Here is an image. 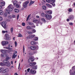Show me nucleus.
Here are the masks:
<instances>
[{
    "label": "nucleus",
    "mask_w": 75,
    "mask_h": 75,
    "mask_svg": "<svg viewBox=\"0 0 75 75\" xmlns=\"http://www.w3.org/2000/svg\"><path fill=\"white\" fill-rule=\"evenodd\" d=\"M34 3V1H32V0H31L30 1V2L29 5V6H31V4H33V3Z\"/></svg>",
    "instance_id": "bb28decb"
},
{
    "label": "nucleus",
    "mask_w": 75,
    "mask_h": 75,
    "mask_svg": "<svg viewBox=\"0 0 75 75\" xmlns=\"http://www.w3.org/2000/svg\"><path fill=\"white\" fill-rule=\"evenodd\" d=\"M31 15H29L27 18V19H26V21H28V19H29L30 17V16Z\"/></svg>",
    "instance_id": "7c9ffc66"
},
{
    "label": "nucleus",
    "mask_w": 75,
    "mask_h": 75,
    "mask_svg": "<svg viewBox=\"0 0 75 75\" xmlns=\"http://www.w3.org/2000/svg\"><path fill=\"white\" fill-rule=\"evenodd\" d=\"M18 75V74H17V73H16L15 74V75Z\"/></svg>",
    "instance_id": "774afa93"
},
{
    "label": "nucleus",
    "mask_w": 75,
    "mask_h": 75,
    "mask_svg": "<svg viewBox=\"0 0 75 75\" xmlns=\"http://www.w3.org/2000/svg\"><path fill=\"white\" fill-rule=\"evenodd\" d=\"M13 5L11 4H10L8 6L7 8L5 9V11L7 14H10V11H13Z\"/></svg>",
    "instance_id": "f257e3e1"
},
{
    "label": "nucleus",
    "mask_w": 75,
    "mask_h": 75,
    "mask_svg": "<svg viewBox=\"0 0 75 75\" xmlns=\"http://www.w3.org/2000/svg\"><path fill=\"white\" fill-rule=\"evenodd\" d=\"M23 52L24 53V50H25V49H24V46H23Z\"/></svg>",
    "instance_id": "13d9d810"
},
{
    "label": "nucleus",
    "mask_w": 75,
    "mask_h": 75,
    "mask_svg": "<svg viewBox=\"0 0 75 75\" xmlns=\"http://www.w3.org/2000/svg\"><path fill=\"white\" fill-rule=\"evenodd\" d=\"M45 17L46 18L47 20H49L52 18V16L49 14H46L45 15Z\"/></svg>",
    "instance_id": "20e7f679"
},
{
    "label": "nucleus",
    "mask_w": 75,
    "mask_h": 75,
    "mask_svg": "<svg viewBox=\"0 0 75 75\" xmlns=\"http://www.w3.org/2000/svg\"><path fill=\"white\" fill-rule=\"evenodd\" d=\"M14 30V28L13 27L11 28L10 31L12 34L13 35V30Z\"/></svg>",
    "instance_id": "6ab92c4d"
},
{
    "label": "nucleus",
    "mask_w": 75,
    "mask_h": 75,
    "mask_svg": "<svg viewBox=\"0 0 75 75\" xmlns=\"http://www.w3.org/2000/svg\"><path fill=\"white\" fill-rule=\"evenodd\" d=\"M46 1L47 3H51V1L50 0H46Z\"/></svg>",
    "instance_id": "c03bdc74"
},
{
    "label": "nucleus",
    "mask_w": 75,
    "mask_h": 75,
    "mask_svg": "<svg viewBox=\"0 0 75 75\" xmlns=\"http://www.w3.org/2000/svg\"><path fill=\"white\" fill-rule=\"evenodd\" d=\"M8 33V31H4V30H2V33H3V34H4V33Z\"/></svg>",
    "instance_id": "c756f323"
},
{
    "label": "nucleus",
    "mask_w": 75,
    "mask_h": 75,
    "mask_svg": "<svg viewBox=\"0 0 75 75\" xmlns=\"http://www.w3.org/2000/svg\"><path fill=\"white\" fill-rule=\"evenodd\" d=\"M67 21H69V18H67Z\"/></svg>",
    "instance_id": "e2e57ef3"
},
{
    "label": "nucleus",
    "mask_w": 75,
    "mask_h": 75,
    "mask_svg": "<svg viewBox=\"0 0 75 75\" xmlns=\"http://www.w3.org/2000/svg\"><path fill=\"white\" fill-rule=\"evenodd\" d=\"M38 39V37H36L34 38V41H37Z\"/></svg>",
    "instance_id": "473e14b6"
},
{
    "label": "nucleus",
    "mask_w": 75,
    "mask_h": 75,
    "mask_svg": "<svg viewBox=\"0 0 75 75\" xmlns=\"http://www.w3.org/2000/svg\"><path fill=\"white\" fill-rule=\"evenodd\" d=\"M7 15V13H4V17H6Z\"/></svg>",
    "instance_id": "79ce46f5"
},
{
    "label": "nucleus",
    "mask_w": 75,
    "mask_h": 75,
    "mask_svg": "<svg viewBox=\"0 0 75 75\" xmlns=\"http://www.w3.org/2000/svg\"><path fill=\"white\" fill-rule=\"evenodd\" d=\"M3 62L4 64H6L5 65H6V66H7L8 67H10V63L9 62V61L5 60L3 61Z\"/></svg>",
    "instance_id": "f03ea898"
},
{
    "label": "nucleus",
    "mask_w": 75,
    "mask_h": 75,
    "mask_svg": "<svg viewBox=\"0 0 75 75\" xmlns=\"http://www.w3.org/2000/svg\"><path fill=\"white\" fill-rule=\"evenodd\" d=\"M7 55L6 54H2L1 55V57H6V56H7Z\"/></svg>",
    "instance_id": "b1692460"
},
{
    "label": "nucleus",
    "mask_w": 75,
    "mask_h": 75,
    "mask_svg": "<svg viewBox=\"0 0 75 75\" xmlns=\"http://www.w3.org/2000/svg\"><path fill=\"white\" fill-rule=\"evenodd\" d=\"M16 7L17 8H19V7H20V6L18 4H17L16 5Z\"/></svg>",
    "instance_id": "ea45409f"
},
{
    "label": "nucleus",
    "mask_w": 75,
    "mask_h": 75,
    "mask_svg": "<svg viewBox=\"0 0 75 75\" xmlns=\"http://www.w3.org/2000/svg\"><path fill=\"white\" fill-rule=\"evenodd\" d=\"M36 64H37V63H36V62H35L31 63L29 64V65L30 66H34V65H36Z\"/></svg>",
    "instance_id": "4468645a"
},
{
    "label": "nucleus",
    "mask_w": 75,
    "mask_h": 75,
    "mask_svg": "<svg viewBox=\"0 0 75 75\" xmlns=\"http://www.w3.org/2000/svg\"><path fill=\"white\" fill-rule=\"evenodd\" d=\"M8 48H10V44H9L8 46Z\"/></svg>",
    "instance_id": "0e129e2a"
},
{
    "label": "nucleus",
    "mask_w": 75,
    "mask_h": 75,
    "mask_svg": "<svg viewBox=\"0 0 75 75\" xmlns=\"http://www.w3.org/2000/svg\"><path fill=\"white\" fill-rule=\"evenodd\" d=\"M9 43L8 41H3L1 42L2 45L3 46H4V45H7L8 44V43Z\"/></svg>",
    "instance_id": "0eeeda50"
},
{
    "label": "nucleus",
    "mask_w": 75,
    "mask_h": 75,
    "mask_svg": "<svg viewBox=\"0 0 75 75\" xmlns=\"http://www.w3.org/2000/svg\"><path fill=\"white\" fill-rule=\"evenodd\" d=\"M72 75H75V71H74L72 74Z\"/></svg>",
    "instance_id": "052dcab7"
},
{
    "label": "nucleus",
    "mask_w": 75,
    "mask_h": 75,
    "mask_svg": "<svg viewBox=\"0 0 75 75\" xmlns=\"http://www.w3.org/2000/svg\"><path fill=\"white\" fill-rule=\"evenodd\" d=\"M30 72L31 74H34L36 73V71L33 69H31L30 71Z\"/></svg>",
    "instance_id": "6e6552de"
},
{
    "label": "nucleus",
    "mask_w": 75,
    "mask_h": 75,
    "mask_svg": "<svg viewBox=\"0 0 75 75\" xmlns=\"http://www.w3.org/2000/svg\"><path fill=\"white\" fill-rule=\"evenodd\" d=\"M69 12H71V11H72V9H71V8H70L69 9Z\"/></svg>",
    "instance_id": "603ef678"
},
{
    "label": "nucleus",
    "mask_w": 75,
    "mask_h": 75,
    "mask_svg": "<svg viewBox=\"0 0 75 75\" xmlns=\"http://www.w3.org/2000/svg\"><path fill=\"white\" fill-rule=\"evenodd\" d=\"M0 65H1V66H4L5 65V64L1 62L0 63Z\"/></svg>",
    "instance_id": "72a5a7b5"
},
{
    "label": "nucleus",
    "mask_w": 75,
    "mask_h": 75,
    "mask_svg": "<svg viewBox=\"0 0 75 75\" xmlns=\"http://www.w3.org/2000/svg\"><path fill=\"white\" fill-rule=\"evenodd\" d=\"M69 24L70 25H73V23H69Z\"/></svg>",
    "instance_id": "3c124183"
},
{
    "label": "nucleus",
    "mask_w": 75,
    "mask_h": 75,
    "mask_svg": "<svg viewBox=\"0 0 75 75\" xmlns=\"http://www.w3.org/2000/svg\"><path fill=\"white\" fill-rule=\"evenodd\" d=\"M0 51L2 52V53H3V54H6V50H0Z\"/></svg>",
    "instance_id": "a211bd4d"
},
{
    "label": "nucleus",
    "mask_w": 75,
    "mask_h": 75,
    "mask_svg": "<svg viewBox=\"0 0 75 75\" xmlns=\"http://www.w3.org/2000/svg\"><path fill=\"white\" fill-rule=\"evenodd\" d=\"M3 20V18L1 17L0 16V21H2Z\"/></svg>",
    "instance_id": "864d4df0"
},
{
    "label": "nucleus",
    "mask_w": 75,
    "mask_h": 75,
    "mask_svg": "<svg viewBox=\"0 0 75 75\" xmlns=\"http://www.w3.org/2000/svg\"><path fill=\"white\" fill-rule=\"evenodd\" d=\"M4 69L3 67L0 68V72H2L3 71H4Z\"/></svg>",
    "instance_id": "5701e85b"
},
{
    "label": "nucleus",
    "mask_w": 75,
    "mask_h": 75,
    "mask_svg": "<svg viewBox=\"0 0 75 75\" xmlns=\"http://www.w3.org/2000/svg\"><path fill=\"white\" fill-rule=\"evenodd\" d=\"M18 37H23V36H22V35H21V34H18Z\"/></svg>",
    "instance_id": "c9c22d12"
},
{
    "label": "nucleus",
    "mask_w": 75,
    "mask_h": 75,
    "mask_svg": "<svg viewBox=\"0 0 75 75\" xmlns=\"http://www.w3.org/2000/svg\"><path fill=\"white\" fill-rule=\"evenodd\" d=\"M41 20L42 21H43V22H44L45 23L46 22V20H45V19L44 18H42Z\"/></svg>",
    "instance_id": "c85d7f7f"
},
{
    "label": "nucleus",
    "mask_w": 75,
    "mask_h": 75,
    "mask_svg": "<svg viewBox=\"0 0 75 75\" xmlns=\"http://www.w3.org/2000/svg\"><path fill=\"white\" fill-rule=\"evenodd\" d=\"M29 3V1H27L23 4V6L25 8L27 7V4Z\"/></svg>",
    "instance_id": "423d86ee"
},
{
    "label": "nucleus",
    "mask_w": 75,
    "mask_h": 75,
    "mask_svg": "<svg viewBox=\"0 0 75 75\" xmlns=\"http://www.w3.org/2000/svg\"><path fill=\"white\" fill-rule=\"evenodd\" d=\"M41 15H42V17H44V16H45V14H44V13H42L41 14Z\"/></svg>",
    "instance_id": "49530a36"
},
{
    "label": "nucleus",
    "mask_w": 75,
    "mask_h": 75,
    "mask_svg": "<svg viewBox=\"0 0 75 75\" xmlns=\"http://www.w3.org/2000/svg\"><path fill=\"white\" fill-rule=\"evenodd\" d=\"M33 23H35L36 24H38L40 23V21L38 20L37 19L33 20Z\"/></svg>",
    "instance_id": "f8f14e48"
},
{
    "label": "nucleus",
    "mask_w": 75,
    "mask_h": 75,
    "mask_svg": "<svg viewBox=\"0 0 75 75\" xmlns=\"http://www.w3.org/2000/svg\"><path fill=\"white\" fill-rule=\"evenodd\" d=\"M45 13H47V14H52V11H46Z\"/></svg>",
    "instance_id": "aec40b11"
},
{
    "label": "nucleus",
    "mask_w": 75,
    "mask_h": 75,
    "mask_svg": "<svg viewBox=\"0 0 75 75\" xmlns=\"http://www.w3.org/2000/svg\"><path fill=\"white\" fill-rule=\"evenodd\" d=\"M1 4L2 6H5L6 3L4 1H2L1 3Z\"/></svg>",
    "instance_id": "2eb2a0df"
},
{
    "label": "nucleus",
    "mask_w": 75,
    "mask_h": 75,
    "mask_svg": "<svg viewBox=\"0 0 75 75\" xmlns=\"http://www.w3.org/2000/svg\"><path fill=\"white\" fill-rule=\"evenodd\" d=\"M14 11L15 13H18V12H19V10L17 9H15Z\"/></svg>",
    "instance_id": "a878e982"
},
{
    "label": "nucleus",
    "mask_w": 75,
    "mask_h": 75,
    "mask_svg": "<svg viewBox=\"0 0 75 75\" xmlns=\"http://www.w3.org/2000/svg\"><path fill=\"white\" fill-rule=\"evenodd\" d=\"M33 69H37V66H35L33 67Z\"/></svg>",
    "instance_id": "f704fd0d"
},
{
    "label": "nucleus",
    "mask_w": 75,
    "mask_h": 75,
    "mask_svg": "<svg viewBox=\"0 0 75 75\" xmlns=\"http://www.w3.org/2000/svg\"><path fill=\"white\" fill-rule=\"evenodd\" d=\"M17 42H16V41H15V46L16 47H17Z\"/></svg>",
    "instance_id": "a19ab883"
},
{
    "label": "nucleus",
    "mask_w": 75,
    "mask_h": 75,
    "mask_svg": "<svg viewBox=\"0 0 75 75\" xmlns=\"http://www.w3.org/2000/svg\"><path fill=\"white\" fill-rule=\"evenodd\" d=\"M9 71V69L8 68H7V69H5L3 71V74H5V73H7V72H8Z\"/></svg>",
    "instance_id": "9b49d317"
},
{
    "label": "nucleus",
    "mask_w": 75,
    "mask_h": 75,
    "mask_svg": "<svg viewBox=\"0 0 75 75\" xmlns=\"http://www.w3.org/2000/svg\"><path fill=\"white\" fill-rule=\"evenodd\" d=\"M22 25L23 26H25V23H22Z\"/></svg>",
    "instance_id": "8fccbe9b"
},
{
    "label": "nucleus",
    "mask_w": 75,
    "mask_h": 75,
    "mask_svg": "<svg viewBox=\"0 0 75 75\" xmlns=\"http://www.w3.org/2000/svg\"><path fill=\"white\" fill-rule=\"evenodd\" d=\"M0 15H2V14H3V11L1 10H0Z\"/></svg>",
    "instance_id": "2f4dec72"
},
{
    "label": "nucleus",
    "mask_w": 75,
    "mask_h": 75,
    "mask_svg": "<svg viewBox=\"0 0 75 75\" xmlns=\"http://www.w3.org/2000/svg\"><path fill=\"white\" fill-rule=\"evenodd\" d=\"M46 5L49 8H51L52 7V6L51 5L49 4H47Z\"/></svg>",
    "instance_id": "4be33fe9"
},
{
    "label": "nucleus",
    "mask_w": 75,
    "mask_h": 75,
    "mask_svg": "<svg viewBox=\"0 0 75 75\" xmlns=\"http://www.w3.org/2000/svg\"><path fill=\"white\" fill-rule=\"evenodd\" d=\"M33 23H31V22L29 23V25H33Z\"/></svg>",
    "instance_id": "de8ad7c7"
},
{
    "label": "nucleus",
    "mask_w": 75,
    "mask_h": 75,
    "mask_svg": "<svg viewBox=\"0 0 75 75\" xmlns=\"http://www.w3.org/2000/svg\"><path fill=\"white\" fill-rule=\"evenodd\" d=\"M50 1H51V2H52V3H54V2H55V0H50Z\"/></svg>",
    "instance_id": "58836bf2"
},
{
    "label": "nucleus",
    "mask_w": 75,
    "mask_h": 75,
    "mask_svg": "<svg viewBox=\"0 0 75 75\" xmlns=\"http://www.w3.org/2000/svg\"><path fill=\"white\" fill-rule=\"evenodd\" d=\"M6 40H9V37L8 36V35L7 34L6 35Z\"/></svg>",
    "instance_id": "412c9836"
},
{
    "label": "nucleus",
    "mask_w": 75,
    "mask_h": 75,
    "mask_svg": "<svg viewBox=\"0 0 75 75\" xmlns=\"http://www.w3.org/2000/svg\"><path fill=\"white\" fill-rule=\"evenodd\" d=\"M30 68H28L27 69V71L28 72H29V71H30Z\"/></svg>",
    "instance_id": "6e6d98bb"
},
{
    "label": "nucleus",
    "mask_w": 75,
    "mask_h": 75,
    "mask_svg": "<svg viewBox=\"0 0 75 75\" xmlns=\"http://www.w3.org/2000/svg\"><path fill=\"white\" fill-rule=\"evenodd\" d=\"M1 24L2 26V27H4V28H6V24H7V23L6 22L4 21V22H1Z\"/></svg>",
    "instance_id": "39448f33"
},
{
    "label": "nucleus",
    "mask_w": 75,
    "mask_h": 75,
    "mask_svg": "<svg viewBox=\"0 0 75 75\" xmlns=\"http://www.w3.org/2000/svg\"><path fill=\"white\" fill-rule=\"evenodd\" d=\"M32 31L33 33H35V32H36V31H35V29H33L32 30Z\"/></svg>",
    "instance_id": "37998d69"
},
{
    "label": "nucleus",
    "mask_w": 75,
    "mask_h": 75,
    "mask_svg": "<svg viewBox=\"0 0 75 75\" xmlns=\"http://www.w3.org/2000/svg\"><path fill=\"white\" fill-rule=\"evenodd\" d=\"M32 45H35V44H38V42H35L32 41L30 43Z\"/></svg>",
    "instance_id": "dca6fc26"
},
{
    "label": "nucleus",
    "mask_w": 75,
    "mask_h": 75,
    "mask_svg": "<svg viewBox=\"0 0 75 75\" xmlns=\"http://www.w3.org/2000/svg\"><path fill=\"white\" fill-rule=\"evenodd\" d=\"M27 28L28 29H31V27H30L29 26H28L27 27Z\"/></svg>",
    "instance_id": "a18cd8bd"
},
{
    "label": "nucleus",
    "mask_w": 75,
    "mask_h": 75,
    "mask_svg": "<svg viewBox=\"0 0 75 75\" xmlns=\"http://www.w3.org/2000/svg\"><path fill=\"white\" fill-rule=\"evenodd\" d=\"M6 60H8V59H10V57H7V56H6Z\"/></svg>",
    "instance_id": "4c0bfd02"
},
{
    "label": "nucleus",
    "mask_w": 75,
    "mask_h": 75,
    "mask_svg": "<svg viewBox=\"0 0 75 75\" xmlns=\"http://www.w3.org/2000/svg\"><path fill=\"white\" fill-rule=\"evenodd\" d=\"M8 49V50H12V48L8 47V48H7Z\"/></svg>",
    "instance_id": "5fc2aeb1"
},
{
    "label": "nucleus",
    "mask_w": 75,
    "mask_h": 75,
    "mask_svg": "<svg viewBox=\"0 0 75 75\" xmlns=\"http://www.w3.org/2000/svg\"><path fill=\"white\" fill-rule=\"evenodd\" d=\"M34 54L33 52H30L28 53L29 55H33Z\"/></svg>",
    "instance_id": "e433bc0d"
},
{
    "label": "nucleus",
    "mask_w": 75,
    "mask_h": 75,
    "mask_svg": "<svg viewBox=\"0 0 75 75\" xmlns=\"http://www.w3.org/2000/svg\"><path fill=\"white\" fill-rule=\"evenodd\" d=\"M34 59L31 57L30 58H29L28 59V61L29 62H32L33 61H34Z\"/></svg>",
    "instance_id": "1a4fd4ad"
},
{
    "label": "nucleus",
    "mask_w": 75,
    "mask_h": 75,
    "mask_svg": "<svg viewBox=\"0 0 75 75\" xmlns=\"http://www.w3.org/2000/svg\"><path fill=\"white\" fill-rule=\"evenodd\" d=\"M16 57H17V54H15V52H14L13 54L12 58H13V59L14 58H15Z\"/></svg>",
    "instance_id": "f3484780"
},
{
    "label": "nucleus",
    "mask_w": 75,
    "mask_h": 75,
    "mask_svg": "<svg viewBox=\"0 0 75 75\" xmlns=\"http://www.w3.org/2000/svg\"><path fill=\"white\" fill-rule=\"evenodd\" d=\"M19 18V15H18V16H17V20H18V19Z\"/></svg>",
    "instance_id": "bf43d9fd"
},
{
    "label": "nucleus",
    "mask_w": 75,
    "mask_h": 75,
    "mask_svg": "<svg viewBox=\"0 0 75 75\" xmlns=\"http://www.w3.org/2000/svg\"><path fill=\"white\" fill-rule=\"evenodd\" d=\"M17 1H15L13 2V5L14 6H16L17 4Z\"/></svg>",
    "instance_id": "cd10ccee"
},
{
    "label": "nucleus",
    "mask_w": 75,
    "mask_h": 75,
    "mask_svg": "<svg viewBox=\"0 0 75 75\" xmlns=\"http://www.w3.org/2000/svg\"><path fill=\"white\" fill-rule=\"evenodd\" d=\"M46 8H47V7L45 6H42V8L43 9V10H46Z\"/></svg>",
    "instance_id": "393cba45"
},
{
    "label": "nucleus",
    "mask_w": 75,
    "mask_h": 75,
    "mask_svg": "<svg viewBox=\"0 0 75 75\" xmlns=\"http://www.w3.org/2000/svg\"><path fill=\"white\" fill-rule=\"evenodd\" d=\"M69 18L71 20H74V16L73 15H71L69 16Z\"/></svg>",
    "instance_id": "9d476101"
},
{
    "label": "nucleus",
    "mask_w": 75,
    "mask_h": 75,
    "mask_svg": "<svg viewBox=\"0 0 75 75\" xmlns=\"http://www.w3.org/2000/svg\"><path fill=\"white\" fill-rule=\"evenodd\" d=\"M28 34H32V33H33L30 31H28Z\"/></svg>",
    "instance_id": "09e8293b"
},
{
    "label": "nucleus",
    "mask_w": 75,
    "mask_h": 75,
    "mask_svg": "<svg viewBox=\"0 0 75 75\" xmlns=\"http://www.w3.org/2000/svg\"><path fill=\"white\" fill-rule=\"evenodd\" d=\"M1 8H2V6L1 5H0V9Z\"/></svg>",
    "instance_id": "338daca9"
},
{
    "label": "nucleus",
    "mask_w": 75,
    "mask_h": 75,
    "mask_svg": "<svg viewBox=\"0 0 75 75\" xmlns=\"http://www.w3.org/2000/svg\"><path fill=\"white\" fill-rule=\"evenodd\" d=\"M11 64H12V65H13V61H11Z\"/></svg>",
    "instance_id": "69168bd1"
},
{
    "label": "nucleus",
    "mask_w": 75,
    "mask_h": 75,
    "mask_svg": "<svg viewBox=\"0 0 75 75\" xmlns=\"http://www.w3.org/2000/svg\"><path fill=\"white\" fill-rule=\"evenodd\" d=\"M35 35H29V36H28L27 37V38H33L34 36H35Z\"/></svg>",
    "instance_id": "ddd939ff"
},
{
    "label": "nucleus",
    "mask_w": 75,
    "mask_h": 75,
    "mask_svg": "<svg viewBox=\"0 0 75 75\" xmlns=\"http://www.w3.org/2000/svg\"><path fill=\"white\" fill-rule=\"evenodd\" d=\"M30 49L31 50H37L38 49V46H31L30 47Z\"/></svg>",
    "instance_id": "7ed1b4c3"
},
{
    "label": "nucleus",
    "mask_w": 75,
    "mask_h": 75,
    "mask_svg": "<svg viewBox=\"0 0 75 75\" xmlns=\"http://www.w3.org/2000/svg\"><path fill=\"white\" fill-rule=\"evenodd\" d=\"M20 63H19V66L18 67V69H20Z\"/></svg>",
    "instance_id": "680f3d73"
},
{
    "label": "nucleus",
    "mask_w": 75,
    "mask_h": 75,
    "mask_svg": "<svg viewBox=\"0 0 75 75\" xmlns=\"http://www.w3.org/2000/svg\"><path fill=\"white\" fill-rule=\"evenodd\" d=\"M12 17H13V18H15V17H16V16L15 15H13L12 16Z\"/></svg>",
    "instance_id": "4d7b16f0"
}]
</instances>
